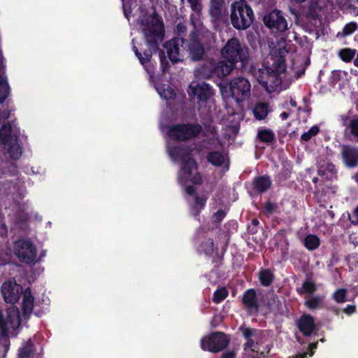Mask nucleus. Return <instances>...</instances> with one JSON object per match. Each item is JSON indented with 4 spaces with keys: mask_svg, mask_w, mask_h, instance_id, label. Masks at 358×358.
Returning a JSON list of instances; mask_svg holds the SVG:
<instances>
[{
    "mask_svg": "<svg viewBox=\"0 0 358 358\" xmlns=\"http://www.w3.org/2000/svg\"><path fill=\"white\" fill-rule=\"evenodd\" d=\"M193 30L187 40V50L191 60L199 62L204 59L206 52L215 47L216 37L199 21L191 18Z\"/></svg>",
    "mask_w": 358,
    "mask_h": 358,
    "instance_id": "f257e3e1",
    "label": "nucleus"
},
{
    "mask_svg": "<svg viewBox=\"0 0 358 358\" xmlns=\"http://www.w3.org/2000/svg\"><path fill=\"white\" fill-rule=\"evenodd\" d=\"M288 52L285 48L274 49L271 53L272 63L271 66L259 69L256 76L260 85L268 92L275 91V87L280 85L279 75L286 70L285 57Z\"/></svg>",
    "mask_w": 358,
    "mask_h": 358,
    "instance_id": "f03ea898",
    "label": "nucleus"
},
{
    "mask_svg": "<svg viewBox=\"0 0 358 358\" xmlns=\"http://www.w3.org/2000/svg\"><path fill=\"white\" fill-rule=\"evenodd\" d=\"M140 31L143 33L145 43L151 50H157L159 44L164 38V26L163 21L154 12L151 15L138 18Z\"/></svg>",
    "mask_w": 358,
    "mask_h": 358,
    "instance_id": "7ed1b4c3",
    "label": "nucleus"
},
{
    "mask_svg": "<svg viewBox=\"0 0 358 358\" xmlns=\"http://www.w3.org/2000/svg\"><path fill=\"white\" fill-rule=\"evenodd\" d=\"M230 20L232 26L238 31L249 28L254 21V13L245 0L233 2L231 6Z\"/></svg>",
    "mask_w": 358,
    "mask_h": 358,
    "instance_id": "20e7f679",
    "label": "nucleus"
},
{
    "mask_svg": "<svg viewBox=\"0 0 358 358\" xmlns=\"http://www.w3.org/2000/svg\"><path fill=\"white\" fill-rule=\"evenodd\" d=\"M223 95L231 96L236 102H242L250 96L251 85L248 79L239 76L219 85Z\"/></svg>",
    "mask_w": 358,
    "mask_h": 358,
    "instance_id": "39448f33",
    "label": "nucleus"
},
{
    "mask_svg": "<svg viewBox=\"0 0 358 358\" xmlns=\"http://www.w3.org/2000/svg\"><path fill=\"white\" fill-rule=\"evenodd\" d=\"M220 52L223 59H229L235 64L241 62L246 64L250 59L248 48L234 37L227 41Z\"/></svg>",
    "mask_w": 358,
    "mask_h": 358,
    "instance_id": "423d86ee",
    "label": "nucleus"
},
{
    "mask_svg": "<svg viewBox=\"0 0 358 358\" xmlns=\"http://www.w3.org/2000/svg\"><path fill=\"white\" fill-rule=\"evenodd\" d=\"M0 141L7 149L12 159H17L21 157L22 150L18 143L17 136L13 134L10 124H6L1 128Z\"/></svg>",
    "mask_w": 358,
    "mask_h": 358,
    "instance_id": "0eeeda50",
    "label": "nucleus"
},
{
    "mask_svg": "<svg viewBox=\"0 0 358 358\" xmlns=\"http://www.w3.org/2000/svg\"><path fill=\"white\" fill-rule=\"evenodd\" d=\"M169 155L175 161H181L182 167L180 172L189 174L196 168V163L190 157L192 150L187 146H177L169 148Z\"/></svg>",
    "mask_w": 358,
    "mask_h": 358,
    "instance_id": "6e6552de",
    "label": "nucleus"
},
{
    "mask_svg": "<svg viewBox=\"0 0 358 358\" xmlns=\"http://www.w3.org/2000/svg\"><path fill=\"white\" fill-rule=\"evenodd\" d=\"M229 343L227 335L222 332L217 331L205 336L201 340V347L203 350L215 353L225 349Z\"/></svg>",
    "mask_w": 358,
    "mask_h": 358,
    "instance_id": "1a4fd4ad",
    "label": "nucleus"
},
{
    "mask_svg": "<svg viewBox=\"0 0 358 358\" xmlns=\"http://www.w3.org/2000/svg\"><path fill=\"white\" fill-rule=\"evenodd\" d=\"M202 131L199 124H183L173 127L169 131V136L178 141H187L198 136Z\"/></svg>",
    "mask_w": 358,
    "mask_h": 358,
    "instance_id": "9d476101",
    "label": "nucleus"
},
{
    "mask_svg": "<svg viewBox=\"0 0 358 358\" xmlns=\"http://www.w3.org/2000/svg\"><path fill=\"white\" fill-rule=\"evenodd\" d=\"M14 253L18 259L26 264L32 263L36 256L34 245L27 240H18L14 243Z\"/></svg>",
    "mask_w": 358,
    "mask_h": 358,
    "instance_id": "9b49d317",
    "label": "nucleus"
},
{
    "mask_svg": "<svg viewBox=\"0 0 358 358\" xmlns=\"http://www.w3.org/2000/svg\"><path fill=\"white\" fill-rule=\"evenodd\" d=\"M1 291L4 301L13 304L19 300L22 293V287L15 281L9 280L2 285Z\"/></svg>",
    "mask_w": 358,
    "mask_h": 358,
    "instance_id": "f8f14e48",
    "label": "nucleus"
},
{
    "mask_svg": "<svg viewBox=\"0 0 358 358\" xmlns=\"http://www.w3.org/2000/svg\"><path fill=\"white\" fill-rule=\"evenodd\" d=\"M264 24L278 31H284L288 29L287 22L280 10H274L264 17Z\"/></svg>",
    "mask_w": 358,
    "mask_h": 358,
    "instance_id": "ddd939ff",
    "label": "nucleus"
},
{
    "mask_svg": "<svg viewBox=\"0 0 358 358\" xmlns=\"http://www.w3.org/2000/svg\"><path fill=\"white\" fill-rule=\"evenodd\" d=\"M184 43L185 39L183 38L177 37L166 42L164 44L169 58L172 62L176 63L182 60L180 48L182 47Z\"/></svg>",
    "mask_w": 358,
    "mask_h": 358,
    "instance_id": "4468645a",
    "label": "nucleus"
},
{
    "mask_svg": "<svg viewBox=\"0 0 358 358\" xmlns=\"http://www.w3.org/2000/svg\"><path fill=\"white\" fill-rule=\"evenodd\" d=\"M189 95H194L199 101L206 102L214 94L212 87L206 83H192L189 85Z\"/></svg>",
    "mask_w": 358,
    "mask_h": 358,
    "instance_id": "2eb2a0df",
    "label": "nucleus"
},
{
    "mask_svg": "<svg viewBox=\"0 0 358 358\" xmlns=\"http://www.w3.org/2000/svg\"><path fill=\"white\" fill-rule=\"evenodd\" d=\"M296 327L305 336H310L316 329L315 320L310 315H301L296 320Z\"/></svg>",
    "mask_w": 358,
    "mask_h": 358,
    "instance_id": "dca6fc26",
    "label": "nucleus"
},
{
    "mask_svg": "<svg viewBox=\"0 0 358 358\" xmlns=\"http://www.w3.org/2000/svg\"><path fill=\"white\" fill-rule=\"evenodd\" d=\"M236 64L229 59L214 62V73L219 78H224L229 75L235 69Z\"/></svg>",
    "mask_w": 358,
    "mask_h": 358,
    "instance_id": "f3484780",
    "label": "nucleus"
},
{
    "mask_svg": "<svg viewBox=\"0 0 358 358\" xmlns=\"http://www.w3.org/2000/svg\"><path fill=\"white\" fill-rule=\"evenodd\" d=\"M341 155L347 166L352 168L358 164V148L343 145Z\"/></svg>",
    "mask_w": 358,
    "mask_h": 358,
    "instance_id": "a211bd4d",
    "label": "nucleus"
},
{
    "mask_svg": "<svg viewBox=\"0 0 358 358\" xmlns=\"http://www.w3.org/2000/svg\"><path fill=\"white\" fill-rule=\"evenodd\" d=\"M194 74L201 79H209L215 75L214 61L208 60L196 68Z\"/></svg>",
    "mask_w": 358,
    "mask_h": 358,
    "instance_id": "6ab92c4d",
    "label": "nucleus"
},
{
    "mask_svg": "<svg viewBox=\"0 0 358 358\" xmlns=\"http://www.w3.org/2000/svg\"><path fill=\"white\" fill-rule=\"evenodd\" d=\"M266 299L262 296V299L265 304L269 308L270 311L277 313H283L285 310L282 307H285V302H282L277 299L273 293H267Z\"/></svg>",
    "mask_w": 358,
    "mask_h": 358,
    "instance_id": "aec40b11",
    "label": "nucleus"
},
{
    "mask_svg": "<svg viewBox=\"0 0 358 358\" xmlns=\"http://www.w3.org/2000/svg\"><path fill=\"white\" fill-rule=\"evenodd\" d=\"M224 4V0H210V13L214 21L221 19Z\"/></svg>",
    "mask_w": 358,
    "mask_h": 358,
    "instance_id": "412c9836",
    "label": "nucleus"
},
{
    "mask_svg": "<svg viewBox=\"0 0 358 358\" xmlns=\"http://www.w3.org/2000/svg\"><path fill=\"white\" fill-rule=\"evenodd\" d=\"M256 291L254 289H250L246 291L243 296V303L248 308H257L258 307V296Z\"/></svg>",
    "mask_w": 358,
    "mask_h": 358,
    "instance_id": "4be33fe9",
    "label": "nucleus"
},
{
    "mask_svg": "<svg viewBox=\"0 0 358 358\" xmlns=\"http://www.w3.org/2000/svg\"><path fill=\"white\" fill-rule=\"evenodd\" d=\"M34 351L35 345L29 339L18 350V358H33Z\"/></svg>",
    "mask_w": 358,
    "mask_h": 358,
    "instance_id": "5701e85b",
    "label": "nucleus"
},
{
    "mask_svg": "<svg viewBox=\"0 0 358 358\" xmlns=\"http://www.w3.org/2000/svg\"><path fill=\"white\" fill-rule=\"evenodd\" d=\"M34 307V297L31 294V290L27 288L24 292L22 310L23 313H30Z\"/></svg>",
    "mask_w": 358,
    "mask_h": 358,
    "instance_id": "b1692460",
    "label": "nucleus"
},
{
    "mask_svg": "<svg viewBox=\"0 0 358 358\" xmlns=\"http://www.w3.org/2000/svg\"><path fill=\"white\" fill-rule=\"evenodd\" d=\"M253 113L257 120H264L268 115V105L265 103H257L253 109Z\"/></svg>",
    "mask_w": 358,
    "mask_h": 358,
    "instance_id": "393cba45",
    "label": "nucleus"
},
{
    "mask_svg": "<svg viewBox=\"0 0 358 358\" xmlns=\"http://www.w3.org/2000/svg\"><path fill=\"white\" fill-rule=\"evenodd\" d=\"M257 137L261 141L266 143H272L275 140V135L273 132L269 129L259 130Z\"/></svg>",
    "mask_w": 358,
    "mask_h": 358,
    "instance_id": "a878e982",
    "label": "nucleus"
},
{
    "mask_svg": "<svg viewBox=\"0 0 358 358\" xmlns=\"http://www.w3.org/2000/svg\"><path fill=\"white\" fill-rule=\"evenodd\" d=\"M255 185L259 192L266 191L271 186V181L268 177L261 176L255 181Z\"/></svg>",
    "mask_w": 358,
    "mask_h": 358,
    "instance_id": "bb28decb",
    "label": "nucleus"
},
{
    "mask_svg": "<svg viewBox=\"0 0 358 358\" xmlns=\"http://www.w3.org/2000/svg\"><path fill=\"white\" fill-rule=\"evenodd\" d=\"M273 275L268 269H264L259 273V280L262 285L268 286L273 280Z\"/></svg>",
    "mask_w": 358,
    "mask_h": 358,
    "instance_id": "cd10ccee",
    "label": "nucleus"
},
{
    "mask_svg": "<svg viewBox=\"0 0 358 358\" xmlns=\"http://www.w3.org/2000/svg\"><path fill=\"white\" fill-rule=\"evenodd\" d=\"M208 161L213 165L221 166L225 162L224 156L220 152H213L208 155Z\"/></svg>",
    "mask_w": 358,
    "mask_h": 358,
    "instance_id": "c85d7f7f",
    "label": "nucleus"
},
{
    "mask_svg": "<svg viewBox=\"0 0 358 358\" xmlns=\"http://www.w3.org/2000/svg\"><path fill=\"white\" fill-rule=\"evenodd\" d=\"M192 171H191V173L189 174H187L185 173L180 172V176H179V181L180 183H185L187 181H192V182L195 184H200L201 182V178L200 176H192Z\"/></svg>",
    "mask_w": 358,
    "mask_h": 358,
    "instance_id": "c756f323",
    "label": "nucleus"
},
{
    "mask_svg": "<svg viewBox=\"0 0 358 358\" xmlns=\"http://www.w3.org/2000/svg\"><path fill=\"white\" fill-rule=\"evenodd\" d=\"M134 50L136 55L139 59V60L142 64H145L150 60V59L152 57V52L154 51V50H151L150 48H149V50L144 52L143 55L138 51V50L137 49V48L136 46L134 47Z\"/></svg>",
    "mask_w": 358,
    "mask_h": 358,
    "instance_id": "7c9ffc66",
    "label": "nucleus"
},
{
    "mask_svg": "<svg viewBox=\"0 0 358 358\" xmlns=\"http://www.w3.org/2000/svg\"><path fill=\"white\" fill-rule=\"evenodd\" d=\"M318 172L320 175L326 176L327 178L331 179L336 173V168L333 164L329 163L325 168L321 167Z\"/></svg>",
    "mask_w": 358,
    "mask_h": 358,
    "instance_id": "2f4dec72",
    "label": "nucleus"
},
{
    "mask_svg": "<svg viewBox=\"0 0 358 358\" xmlns=\"http://www.w3.org/2000/svg\"><path fill=\"white\" fill-rule=\"evenodd\" d=\"M9 94V87L6 80L0 76V103H3Z\"/></svg>",
    "mask_w": 358,
    "mask_h": 358,
    "instance_id": "473e14b6",
    "label": "nucleus"
},
{
    "mask_svg": "<svg viewBox=\"0 0 358 358\" xmlns=\"http://www.w3.org/2000/svg\"><path fill=\"white\" fill-rule=\"evenodd\" d=\"M3 325L1 324V334H0V343L4 347L5 352H7L10 347V340L8 338V333L6 331Z\"/></svg>",
    "mask_w": 358,
    "mask_h": 358,
    "instance_id": "72a5a7b5",
    "label": "nucleus"
},
{
    "mask_svg": "<svg viewBox=\"0 0 358 358\" xmlns=\"http://www.w3.org/2000/svg\"><path fill=\"white\" fill-rule=\"evenodd\" d=\"M228 291L226 287H223L217 289L213 295V301L215 303H220L228 296Z\"/></svg>",
    "mask_w": 358,
    "mask_h": 358,
    "instance_id": "f704fd0d",
    "label": "nucleus"
},
{
    "mask_svg": "<svg viewBox=\"0 0 358 358\" xmlns=\"http://www.w3.org/2000/svg\"><path fill=\"white\" fill-rule=\"evenodd\" d=\"M355 53L356 51L355 50L345 48L340 50L339 56L344 62H349L353 59Z\"/></svg>",
    "mask_w": 358,
    "mask_h": 358,
    "instance_id": "c9c22d12",
    "label": "nucleus"
},
{
    "mask_svg": "<svg viewBox=\"0 0 358 358\" xmlns=\"http://www.w3.org/2000/svg\"><path fill=\"white\" fill-rule=\"evenodd\" d=\"M319 239L315 236H308L305 238V245L309 250H314L319 245Z\"/></svg>",
    "mask_w": 358,
    "mask_h": 358,
    "instance_id": "e433bc0d",
    "label": "nucleus"
},
{
    "mask_svg": "<svg viewBox=\"0 0 358 358\" xmlns=\"http://www.w3.org/2000/svg\"><path fill=\"white\" fill-rule=\"evenodd\" d=\"M347 289L341 288L333 294V299L338 303H343L346 301Z\"/></svg>",
    "mask_w": 358,
    "mask_h": 358,
    "instance_id": "4c0bfd02",
    "label": "nucleus"
},
{
    "mask_svg": "<svg viewBox=\"0 0 358 358\" xmlns=\"http://www.w3.org/2000/svg\"><path fill=\"white\" fill-rule=\"evenodd\" d=\"M239 330L242 332L245 339L251 338V337L253 336L257 331V330L255 329L245 327L243 325L239 327Z\"/></svg>",
    "mask_w": 358,
    "mask_h": 358,
    "instance_id": "58836bf2",
    "label": "nucleus"
},
{
    "mask_svg": "<svg viewBox=\"0 0 358 358\" xmlns=\"http://www.w3.org/2000/svg\"><path fill=\"white\" fill-rule=\"evenodd\" d=\"M322 303V299L320 297L313 298L306 302V304L310 308L315 309L320 307Z\"/></svg>",
    "mask_w": 358,
    "mask_h": 358,
    "instance_id": "ea45409f",
    "label": "nucleus"
},
{
    "mask_svg": "<svg viewBox=\"0 0 358 358\" xmlns=\"http://www.w3.org/2000/svg\"><path fill=\"white\" fill-rule=\"evenodd\" d=\"M187 1L189 3L192 10L196 13H200L202 9L201 0H187Z\"/></svg>",
    "mask_w": 358,
    "mask_h": 358,
    "instance_id": "a19ab883",
    "label": "nucleus"
},
{
    "mask_svg": "<svg viewBox=\"0 0 358 358\" xmlns=\"http://www.w3.org/2000/svg\"><path fill=\"white\" fill-rule=\"evenodd\" d=\"M357 28V25L355 22H350L346 24L343 30V35L347 36L352 34Z\"/></svg>",
    "mask_w": 358,
    "mask_h": 358,
    "instance_id": "79ce46f5",
    "label": "nucleus"
},
{
    "mask_svg": "<svg viewBox=\"0 0 358 358\" xmlns=\"http://www.w3.org/2000/svg\"><path fill=\"white\" fill-rule=\"evenodd\" d=\"M350 128L352 134L355 137H358V117L350 121Z\"/></svg>",
    "mask_w": 358,
    "mask_h": 358,
    "instance_id": "37998d69",
    "label": "nucleus"
},
{
    "mask_svg": "<svg viewBox=\"0 0 358 358\" xmlns=\"http://www.w3.org/2000/svg\"><path fill=\"white\" fill-rule=\"evenodd\" d=\"M303 288L305 290V292L308 293H313L315 290V285L312 282L306 281L303 282Z\"/></svg>",
    "mask_w": 358,
    "mask_h": 358,
    "instance_id": "c03bdc74",
    "label": "nucleus"
},
{
    "mask_svg": "<svg viewBox=\"0 0 358 358\" xmlns=\"http://www.w3.org/2000/svg\"><path fill=\"white\" fill-rule=\"evenodd\" d=\"M225 216L224 210H218L213 216V220L215 223H219Z\"/></svg>",
    "mask_w": 358,
    "mask_h": 358,
    "instance_id": "a18cd8bd",
    "label": "nucleus"
},
{
    "mask_svg": "<svg viewBox=\"0 0 358 358\" xmlns=\"http://www.w3.org/2000/svg\"><path fill=\"white\" fill-rule=\"evenodd\" d=\"M186 31H187V27L185 24H183L182 23H179L177 24L176 29V32L178 36H183Z\"/></svg>",
    "mask_w": 358,
    "mask_h": 358,
    "instance_id": "49530a36",
    "label": "nucleus"
},
{
    "mask_svg": "<svg viewBox=\"0 0 358 358\" xmlns=\"http://www.w3.org/2000/svg\"><path fill=\"white\" fill-rule=\"evenodd\" d=\"M224 317L223 315H214V317L211 320L210 324L213 327H215L217 326L218 322H222Z\"/></svg>",
    "mask_w": 358,
    "mask_h": 358,
    "instance_id": "de8ad7c7",
    "label": "nucleus"
},
{
    "mask_svg": "<svg viewBox=\"0 0 358 358\" xmlns=\"http://www.w3.org/2000/svg\"><path fill=\"white\" fill-rule=\"evenodd\" d=\"M275 208V205L271 202H268L265 206L266 211L270 214L274 211Z\"/></svg>",
    "mask_w": 358,
    "mask_h": 358,
    "instance_id": "09e8293b",
    "label": "nucleus"
},
{
    "mask_svg": "<svg viewBox=\"0 0 358 358\" xmlns=\"http://www.w3.org/2000/svg\"><path fill=\"white\" fill-rule=\"evenodd\" d=\"M236 354L234 351H227L222 355V358H236Z\"/></svg>",
    "mask_w": 358,
    "mask_h": 358,
    "instance_id": "8fccbe9b",
    "label": "nucleus"
},
{
    "mask_svg": "<svg viewBox=\"0 0 358 358\" xmlns=\"http://www.w3.org/2000/svg\"><path fill=\"white\" fill-rule=\"evenodd\" d=\"M255 345V341L252 338L246 339V342L244 344L245 349L252 348Z\"/></svg>",
    "mask_w": 358,
    "mask_h": 358,
    "instance_id": "3c124183",
    "label": "nucleus"
},
{
    "mask_svg": "<svg viewBox=\"0 0 358 358\" xmlns=\"http://www.w3.org/2000/svg\"><path fill=\"white\" fill-rule=\"evenodd\" d=\"M356 311V306L355 305H349L345 308H344V312L345 313H352Z\"/></svg>",
    "mask_w": 358,
    "mask_h": 358,
    "instance_id": "603ef678",
    "label": "nucleus"
},
{
    "mask_svg": "<svg viewBox=\"0 0 358 358\" xmlns=\"http://www.w3.org/2000/svg\"><path fill=\"white\" fill-rule=\"evenodd\" d=\"M312 136H313L310 134V132L308 131V132H306L303 134H302L301 139L303 141H308L309 139H310Z\"/></svg>",
    "mask_w": 358,
    "mask_h": 358,
    "instance_id": "864d4df0",
    "label": "nucleus"
},
{
    "mask_svg": "<svg viewBox=\"0 0 358 358\" xmlns=\"http://www.w3.org/2000/svg\"><path fill=\"white\" fill-rule=\"evenodd\" d=\"M308 131L313 136L318 133L319 128L315 126V127H311V129Z\"/></svg>",
    "mask_w": 358,
    "mask_h": 358,
    "instance_id": "5fc2aeb1",
    "label": "nucleus"
},
{
    "mask_svg": "<svg viewBox=\"0 0 358 358\" xmlns=\"http://www.w3.org/2000/svg\"><path fill=\"white\" fill-rule=\"evenodd\" d=\"M194 188L192 186H187L186 188V192L188 194L192 195L194 193Z\"/></svg>",
    "mask_w": 358,
    "mask_h": 358,
    "instance_id": "6e6d98bb",
    "label": "nucleus"
},
{
    "mask_svg": "<svg viewBox=\"0 0 358 358\" xmlns=\"http://www.w3.org/2000/svg\"><path fill=\"white\" fill-rule=\"evenodd\" d=\"M9 117V113L6 111L0 113V120H6Z\"/></svg>",
    "mask_w": 358,
    "mask_h": 358,
    "instance_id": "4d7b16f0",
    "label": "nucleus"
},
{
    "mask_svg": "<svg viewBox=\"0 0 358 358\" xmlns=\"http://www.w3.org/2000/svg\"><path fill=\"white\" fill-rule=\"evenodd\" d=\"M196 202L198 205H200L201 206H203L204 204V201L199 199V197L196 198Z\"/></svg>",
    "mask_w": 358,
    "mask_h": 358,
    "instance_id": "13d9d810",
    "label": "nucleus"
},
{
    "mask_svg": "<svg viewBox=\"0 0 358 358\" xmlns=\"http://www.w3.org/2000/svg\"><path fill=\"white\" fill-rule=\"evenodd\" d=\"M288 115H288V113H286V112H283V113H281V115H280L281 117H282V119H284V120L287 119V117H288Z\"/></svg>",
    "mask_w": 358,
    "mask_h": 358,
    "instance_id": "bf43d9fd",
    "label": "nucleus"
},
{
    "mask_svg": "<svg viewBox=\"0 0 358 358\" xmlns=\"http://www.w3.org/2000/svg\"><path fill=\"white\" fill-rule=\"evenodd\" d=\"M252 225H253V226L257 227V226L258 225V224H259V221H258V220H257V219H253V220H252Z\"/></svg>",
    "mask_w": 358,
    "mask_h": 358,
    "instance_id": "052dcab7",
    "label": "nucleus"
},
{
    "mask_svg": "<svg viewBox=\"0 0 358 358\" xmlns=\"http://www.w3.org/2000/svg\"><path fill=\"white\" fill-rule=\"evenodd\" d=\"M317 343H313L309 345V347L311 350L317 348Z\"/></svg>",
    "mask_w": 358,
    "mask_h": 358,
    "instance_id": "680f3d73",
    "label": "nucleus"
},
{
    "mask_svg": "<svg viewBox=\"0 0 358 358\" xmlns=\"http://www.w3.org/2000/svg\"><path fill=\"white\" fill-rule=\"evenodd\" d=\"M256 227L253 226L252 227H248V229L250 230V231L252 234L255 233L256 232V229H255Z\"/></svg>",
    "mask_w": 358,
    "mask_h": 358,
    "instance_id": "e2e57ef3",
    "label": "nucleus"
},
{
    "mask_svg": "<svg viewBox=\"0 0 358 358\" xmlns=\"http://www.w3.org/2000/svg\"><path fill=\"white\" fill-rule=\"evenodd\" d=\"M163 55H164V52H160L159 57H160L161 62L162 64H164V62L165 61V59L162 57Z\"/></svg>",
    "mask_w": 358,
    "mask_h": 358,
    "instance_id": "0e129e2a",
    "label": "nucleus"
},
{
    "mask_svg": "<svg viewBox=\"0 0 358 358\" xmlns=\"http://www.w3.org/2000/svg\"><path fill=\"white\" fill-rule=\"evenodd\" d=\"M355 214L357 217V222H358V208L355 210Z\"/></svg>",
    "mask_w": 358,
    "mask_h": 358,
    "instance_id": "69168bd1",
    "label": "nucleus"
},
{
    "mask_svg": "<svg viewBox=\"0 0 358 358\" xmlns=\"http://www.w3.org/2000/svg\"><path fill=\"white\" fill-rule=\"evenodd\" d=\"M297 3H301L303 2H305L306 0H294Z\"/></svg>",
    "mask_w": 358,
    "mask_h": 358,
    "instance_id": "338daca9",
    "label": "nucleus"
},
{
    "mask_svg": "<svg viewBox=\"0 0 358 358\" xmlns=\"http://www.w3.org/2000/svg\"><path fill=\"white\" fill-rule=\"evenodd\" d=\"M209 245H210V251H213V243L212 241H210V242H209Z\"/></svg>",
    "mask_w": 358,
    "mask_h": 358,
    "instance_id": "774afa93",
    "label": "nucleus"
}]
</instances>
